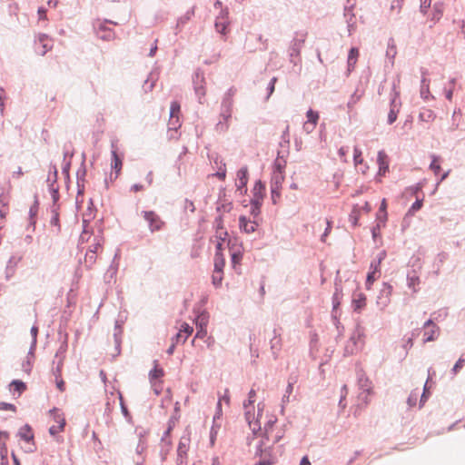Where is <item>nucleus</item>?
Returning a JSON list of instances; mask_svg holds the SVG:
<instances>
[{"label": "nucleus", "mask_w": 465, "mask_h": 465, "mask_svg": "<svg viewBox=\"0 0 465 465\" xmlns=\"http://www.w3.org/2000/svg\"><path fill=\"white\" fill-rule=\"evenodd\" d=\"M0 202L2 203V205L0 206V218L5 219L8 213V201L5 197L0 196Z\"/></svg>", "instance_id": "obj_36"}, {"label": "nucleus", "mask_w": 465, "mask_h": 465, "mask_svg": "<svg viewBox=\"0 0 465 465\" xmlns=\"http://www.w3.org/2000/svg\"><path fill=\"white\" fill-rule=\"evenodd\" d=\"M430 170L434 174L438 175L441 170L440 158L436 155H432V161L430 165Z\"/></svg>", "instance_id": "obj_34"}, {"label": "nucleus", "mask_w": 465, "mask_h": 465, "mask_svg": "<svg viewBox=\"0 0 465 465\" xmlns=\"http://www.w3.org/2000/svg\"><path fill=\"white\" fill-rule=\"evenodd\" d=\"M340 299H341L340 293H339L338 290H336V292H334L333 297H332L334 309H336L340 305V303H341Z\"/></svg>", "instance_id": "obj_52"}, {"label": "nucleus", "mask_w": 465, "mask_h": 465, "mask_svg": "<svg viewBox=\"0 0 465 465\" xmlns=\"http://www.w3.org/2000/svg\"><path fill=\"white\" fill-rule=\"evenodd\" d=\"M428 394H429V388H428V381L425 383L424 385V388H423V392H422V395L420 396V406L421 407L424 402L426 401V399L428 397Z\"/></svg>", "instance_id": "obj_49"}, {"label": "nucleus", "mask_w": 465, "mask_h": 465, "mask_svg": "<svg viewBox=\"0 0 465 465\" xmlns=\"http://www.w3.org/2000/svg\"><path fill=\"white\" fill-rule=\"evenodd\" d=\"M187 339H188V336L186 334H184L181 330H179V332L175 335V337L173 338V341L176 343H179V342L184 343Z\"/></svg>", "instance_id": "obj_45"}, {"label": "nucleus", "mask_w": 465, "mask_h": 465, "mask_svg": "<svg viewBox=\"0 0 465 465\" xmlns=\"http://www.w3.org/2000/svg\"><path fill=\"white\" fill-rule=\"evenodd\" d=\"M367 303V297L362 292H354L352 294L351 306L353 311L360 313L365 308Z\"/></svg>", "instance_id": "obj_13"}, {"label": "nucleus", "mask_w": 465, "mask_h": 465, "mask_svg": "<svg viewBox=\"0 0 465 465\" xmlns=\"http://www.w3.org/2000/svg\"><path fill=\"white\" fill-rule=\"evenodd\" d=\"M331 230V222L328 221L327 222V228L325 229L324 233L322 235V242H325L326 237L330 233Z\"/></svg>", "instance_id": "obj_55"}, {"label": "nucleus", "mask_w": 465, "mask_h": 465, "mask_svg": "<svg viewBox=\"0 0 465 465\" xmlns=\"http://www.w3.org/2000/svg\"><path fill=\"white\" fill-rule=\"evenodd\" d=\"M421 83L420 95L423 99L428 100L430 97L429 83L425 78L422 79Z\"/></svg>", "instance_id": "obj_37"}, {"label": "nucleus", "mask_w": 465, "mask_h": 465, "mask_svg": "<svg viewBox=\"0 0 465 465\" xmlns=\"http://www.w3.org/2000/svg\"><path fill=\"white\" fill-rule=\"evenodd\" d=\"M300 465H311V462H310V460H309L307 456H304L302 459Z\"/></svg>", "instance_id": "obj_61"}, {"label": "nucleus", "mask_w": 465, "mask_h": 465, "mask_svg": "<svg viewBox=\"0 0 465 465\" xmlns=\"http://www.w3.org/2000/svg\"><path fill=\"white\" fill-rule=\"evenodd\" d=\"M380 263H381V260H379L378 262H376V263H371V272H369V273L367 275V280H366V288L368 290L371 289L372 283L377 279H379L380 276H381Z\"/></svg>", "instance_id": "obj_15"}, {"label": "nucleus", "mask_w": 465, "mask_h": 465, "mask_svg": "<svg viewBox=\"0 0 465 465\" xmlns=\"http://www.w3.org/2000/svg\"><path fill=\"white\" fill-rule=\"evenodd\" d=\"M143 187L141 184H134V185L132 186V191L134 192V193H137V192L143 190Z\"/></svg>", "instance_id": "obj_60"}, {"label": "nucleus", "mask_w": 465, "mask_h": 465, "mask_svg": "<svg viewBox=\"0 0 465 465\" xmlns=\"http://www.w3.org/2000/svg\"><path fill=\"white\" fill-rule=\"evenodd\" d=\"M419 118L422 122L430 123L436 118L435 113L430 108H422L420 112Z\"/></svg>", "instance_id": "obj_26"}, {"label": "nucleus", "mask_w": 465, "mask_h": 465, "mask_svg": "<svg viewBox=\"0 0 465 465\" xmlns=\"http://www.w3.org/2000/svg\"><path fill=\"white\" fill-rule=\"evenodd\" d=\"M239 226L244 232L251 233L256 230L257 224L255 222L247 220L244 216H241L239 219Z\"/></svg>", "instance_id": "obj_19"}, {"label": "nucleus", "mask_w": 465, "mask_h": 465, "mask_svg": "<svg viewBox=\"0 0 465 465\" xmlns=\"http://www.w3.org/2000/svg\"><path fill=\"white\" fill-rule=\"evenodd\" d=\"M232 94H228L222 102L221 113L220 114H226L227 116H232V105L233 100L232 98Z\"/></svg>", "instance_id": "obj_17"}, {"label": "nucleus", "mask_w": 465, "mask_h": 465, "mask_svg": "<svg viewBox=\"0 0 465 465\" xmlns=\"http://www.w3.org/2000/svg\"><path fill=\"white\" fill-rule=\"evenodd\" d=\"M112 156H113V160H112L111 165H112V168L115 170L116 176H117L122 169V165H123L122 159L119 157V155L117 154L115 150H114L112 152Z\"/></svg>", "instance_id": "obj_28"}, {"label": "nucleus", "mask_w": 465, "mask_h": 465, "mask_svg": "<svg viewBox=\"0 0 465 465\" xmlns=\"http://www.w3.org/2000/svg\"><path fill=\"white\" fill-rule=\"evenodd\" d=\"M232 116H227L226 114H220L219 121L216 124V131L218 132H226L230 126V119Z\"/></svg>", "instance_id": "obj_23"}, {"label": "nucleus", "mask_w": 465, "mask_h": 465, "mask_svg": "<svg viewBox=\"0 0 465 465\" xmlns=\"http://www.w3.org/2000/svg\"><path fill=\"white\" fill-rule=\"evenodd\" d=\"M353 159L354 165L358 169V171L365 174L369 170V166L366 163H364V160L361 155V151L358 147H354L353 149Z\"/></svg>", "instance_id": "obj_14"}, {"label": "nucleus", "mask_w": 465, "mask_h": 465, "mask_svg": "<svg viewBox=\"0 0 465 465\" xmlns=\"http://www.w3.org/2000/svg\"><path fill=\"white\" fill-rule=\"evenodd\" d=\"M194 15L193 9L188 10L183 15L178 18L177 20V27H183L186 23L192 18V16Z\"/></svg>", "instance_id": "obj_31"}, {"label": "nucleus", "mask_w": 465, "mask_h": 465, "mask_svg": "<svg viewBox=\"0 0 465 465\" xmlns=\"http://www.w3.org/2000/svg\"><path fill=\"white\" fill-rule=\"evenodd\" d=\"M56 387L60 391H64L65 390V383L61 377L56 376Z\"/></svg>", "instance_id": "obj_51"}, {"label": "nucleus", "mask_w": 465, "mask_h": 465, "mask_svg": "<svg viewBox=\"0 0 465 465\" xmlns=\"http://www.w3.org/2000/svg\"><path fill=\"white\" fill-rule=\"evenodd\" d=\"M175 343H176V342H175V341H173V342L172 343V345L169 347V349L167 350V353H168V354H170V355H171V354H173V351H174Z\"/></svg>", "instance_id": "obj_63"}, {"label": "nucleus", "mask_w": 465, "mask_h": 465, "mask_svg": "<svg viewBox=\"0 0 465 465\" xmlns=\"http://www.w3.org/2000/svg\"><path fill=\"white\" fill-rule=\"evenodd\" d=\"M277 420L275 418L269 419L264 423V429L263 432H262V430L257 431L256 433L253 432L256 437L253 439L254 440H259V439H263L264 442L267 444H274L281 440V439L284 435V431L282 428L278 427L276 425Z\"/></svg>", "instance_id": "obj_1"}, {"label": "nucleus", "mask_w": 465, "mask_h": 465, "mask_svg": "<svg viewBox=\"0 0 465 465\" xmlns=\"http://www.w3.org/2000/svg\"><path fill=\"white\" fill-rule=\"evenodd\" d=\"M444 11V4L440 1L435 2L432 7V17L431 20L439 21Z\"/></svg>", "instance_id": "obj_25"}, {"label": "nucleus", "mask_w": 465, "mask_h": 465, "mask_svg": "<svg viewBox=\"0 0 465 465\" xmlns=\"http://www.w3.org/2000/svg\"><path fill=\"white\" fill-rule=\"evenodd\" d=\"M223 279V272L213 270L212 280L214 286L219 287L222 284V281Z\"/></svg>", "instance_id": "obj_35"}, {"label": "nucleus", "mask_w": 465, "mask_h": 465, "mask_svg": "<svg viewBox=\"0 0 465 465\" xmlns=\"http://www.w3.org/2000/svg\"><path fill=\"white\" fill-rule=\"evenodd\" d=\"M50 415L52 416L55 424H53L50 427L49 432L51 435L54 436L64 430L65 426V419L64 414L57 409L50 411Z\"/></svg>", "instance_id": "obj_6"}, {"label": "nucleus", "mask_w": 465, "mask_h": 465, "mask_svg": "<svg viewBox=\"0 0 465 465\" xmlns=\"http://www.w3.org/2000/svg\"><path fill=\"white\" fill-rule=\"evenodd\" d=\"M359 56V50L355 47H352L348 55V67L349 69L353 68L356 64L357 59Z\"/></svg>", "instance_id": "obj_29"}, {"label": "nucleus", "mask_w": 465, "mask_h": 465, "mask_svg": "<svg viewBox=\"0 0 465 465\" xmlns=\"http://www.w3.org/2000/svg\"><path fill=\"white\" fill-rule=\"evenodd\" d=\"M8 438V433L7 432H4V431H0V441H5ZM3 444H5V442H3Z\"/></svg>", "instance_id": "obj_59"}, {"label": "nucleus", "mask_w": 465, "mask_h": 465, "mask_svg": "<svg viewBox=\"0 0 465 465\" xmlns=\"http://www.w3.org/2000/svg\"><path fill=\"white\" fill-rule=\"evenodd\" d=\"M354 5V1L348 0L347 5L344 7V17L346 19L349 29H353L354 27L358 26L355 15L352 13Z\"/></svg>", "instance_id": "obj_12"}, {"label": "nucleus", "mask_w": 465, "mask_h": 465, "mask_svg": "<svg viewBox=\"0 0 465 465\" xmlns=\"http://www.w3.org/2000/svg\"><path fill=\"white\" fill-rule=\"evenodd\" d=\"M195 92L199 96V99L201 100L205 95V89L203 86H198L195 88Z\"/></svg>", "instance_id": "obj_56"}, {"label": "nucleus", "mask_w": 465, "mask_h": 465, "mask_svg": "<svg viewBox=\"0 0 465 465\" xmlns=\"http://www.w3.org/2000/svg\"><path fill=\"white\" fill-rule=\"evenodd\" d=\"M215 175L221 179V180H223L226 176V170H225V166L223 165V167H220L218 172L215 173Z\"/></svg>", "instance_id": "obj_53"}, {"label": "nucleus", "mask_w": 465, "mask_h": 465, "mask_svg": "<svg viewBox=\"0 0 465 465\" xmlns=\"http://www.w3.org/2000/svg\"><path fill=\"white\" fill-rule=\"evenodd\" d=\"M413 336L414 334H412L411 337H410L407 341H406V344H405V348H411L413 346Z\"/></svg>", "instance_id": "obj_58"}, {"label": "nucleus", "mask_w": 465, "mask_h": 465, "mask_svg": "<svg viewBox=\"0 0 465 465\" xmlns=\"http://www.w3.org/2000/svg\"><path fill=\"white\" fill-rule=\"evenodd\" d=\"M465 362V354L461 355L458 361L453 366L452 371L454 374L458 373L460 370L462 369Z\"/></svg>", "instance_id": "obj_40"}, {"label": "nucleus", "mask_w": 465, "mask_h": 465, "mask_svg": "<svg viewBox=\"0 0 465 465\" xmlns=\"http://www.w3.org/2000/svg\"><path fill=\"white\" fill-rule=\"evenodd\" d=\"M206 334V331H203V329L201 331H198L195 337L196 338H203Z\"/></svg>", "instance_id": "obj_64"}, {"label": "nucleus", "mask_w": 465, "mask_h": 465, "mask_svg": "<svg viewBox=\"0 0 465 465\" xmlns=\"http://www.w3.org/2000/svg\"><path fill=\"white\" fill-rule=\"evenodd\" d=\"M306 116H307V123H305V124H304L305 128L309 129V127H311V130H313L317 124L318 120H319V114L312 110H309L306 114Z\"/></svg>", "instance_id": "obj_20"}, {"label": "nucleus", "mask_w": 465, "mask_h": 465, "mask_svg": "<svg viewBox=\"0 0 465 465\" xmlns=\"http://www.w3.org/2000/svg\"><path fill=\"white\" fill-rule=\"evenodd\" d=\"M242 255L240 251H235L232 252V262L233 266L240 263V262L242 261Z\"/></svg>", "instance_id": "obj_44"}, {"label": "nucleus", "mask_w": 465, "mask_h": 465, "mask_svg": "<svg viewBox=\"0 0 465 465\" xmlns=\"http://www.w3.org/2000/svg\"><path fill=\"white\" fill-rule=\"evenodd\" d=\"M419 395H420V391L419 390H415V391L411 392V394H410V396L408 398V404L411 407L416 406Z\"/></svg>", "instance_id": "obj_38"}, {"label": "nucleus", "mask_w": 465, "mask_h": 465, "mask_svg": "<svg viewBox=\"0 0 465 465\" xmlns=\"http://www.w3.org/2000/svg\"><path fill=\"white\" fill-rule=\"evenodd\" d=\"M26 389V384L22 381L15 380L10 383V391L13 394L17 393V395L20 396Z\"/></svg>", "instance_id": "obj_21"}, {"label": "nucleus", "mask_w": 465, "mask_h": 465, "mask_svg": "<svg viewBox=\"0 0 465 465\" xmlns=\"http://www.w3.org/2000/svg\"><path fill=\"white\" fill-rule=\"evenodd\" d=\"M462 121V114L460 109L455 110L452 114V124L449 128L450 131H455L460 127V124Z\"/></svg>", "instance_id": "obj_27"}, {"label": "nucleus", "mask_w": 465, "mask_h": 465, "mask_svg": "<svg viewBox=\"0 0 465 465\" xmlns=\"http://www.w3.org/2000/svg\"><path fill=\"white\" fill-rule=\"evenodd\" d=\"M255 457L259 458V460L254 465H272L275 463V457L272 453L271 444L264 442L263 439L255 440Z\"/></svg>", "instance_id": "obj_3"}, {"label": "nucleus", "mask_w": 465, "mask_h": 465, "mask_svg": "<svg viewBox=\"0 0 465 465\" xmlns=\"http://www.w3.org/2000/svg\"><path fill=\"white\" fill-rule=\"evenodd\" d=\"M143 217L148 223L149 229L151 232L160 231L164 226V222L160 216L153 211L142 212Z\"/></svg>", "instance_id": "obj_7"}, {"label": "nucleus", "mask_w": 465, "mask_h": 465, "mask_svg": "<svg viewBox=\"0 0 465 465\" xmlns=\"http://www.w3.org/2000/svg\"><path fill=\"white\" fill-rule=\"evenodd\" d=\"M184 209L185 211H190L191 213H193L195 210L194 203L190 200L184 201Z\"/></svg>", "instance_id": "obj_50"}, {"label": "nucleus", "mask_w": 465, "mask_h": 465, "mask_svg": "<svg viewBox=\"0 0 465 465\" xmlns=\"http://www.w3.org/2000/svg\"><path fill=\"white\" fill-rule=\"evenodd\" d=\"M225 401L226 404H229V396L227 394H225L224 396H223L222 398H220L219 401H218V409L221 408V403L222 401Z\"/></svg>", "instance_id": "obj_57"}, {"label": "nucleus", "mask_w": 465, "mask_h": 465, "mask_svg": "<svg viewBox=\"0 0 465 465\" xmlns=\"http://www.w3.org/2000/svg\"><path fill=\"white\" fill-rule=\"evenodd\" d=\"M359 386L362 391L359 394V399L362 401V406L357 405L355 409V414L360 412V411L366 407L370 402V397L373 394V385L372 382L367 377H361L359 379Z\"/></svg>", "instance_id": "obj_4"}, {"label": "nucleus", "mask_w": 465, "mask_h": 465, "mask_svg": "<svg viewBox=\"0 0 465 465\" xmlns=\"http://www.w3.org/2000/svg\"><path fill=\"white\" fill-rule=\"evenodd\" d=\"M255 396V391L251 390L249 392L248 403H244L243 406L245 409V417L249 423V426L252 432L256 433L257 431L261 430V419L262 418L263 405H262L261 403L258 404V412L256 416L254 413L251 412L249 409L250 407H252Z\"/></svg>", "instance_id": "obj_2"}, {"label": "nucleus", "mask_w": 465, "mask_h": 465, "mask_svg": "<svg viewBox=\"0 0 465 465\" xmlns=\"http://www.w3.org/2000/svg\"><path fill=\"white\" fill-rule=\"evenodd\" d=\"M180 113L181 107L179 103L173 102L170 107V119L168 122V128L170 130L177 131L181 127Z\"/></svg>", "instance_id": "obj_8"}, {"label": "nucleus", "mask_w": 465, "mask_h": 465, "mask_svg": "<svg viewBox=\"0 0 465 465\" xmlns=\"http://www.w3.org/2000/svg\"><path fill=\"white\" fill-rule=\"evenodd\" d=\"M248 183V169L247 167H242L237 172V180H236V187L238 190H242L246 187Z\"/></svg>", "instance_id": "obj_18"}, {"label": "nucleus", "mask_w": 465, "mask_h": 465, "mask_svg": "<svg viewBox=\"0 0 465 465\" xmlns=\"http://www.w3.org/2000/svg\"><path fill=\"white\" fill-rule=\"evenodd\" d=\"M0 411H11L15 412L16 411V408L14 404L0 402Z\"/></svg>", "instance_id": "obj_46"}, {"label": "nucleus", "mask_w": 465, "mask_h": 465, "mask_svg": "<svg viewBox=\"0 0 465 465\" xmlns=\"http://www.w3.org/2000/svg\"><path fill=\"white\" fill-rule=\"evenodd\" d=\"M188 439H184V440H181L178 446V454L179 456L186 455L188 450Z\"/></svg>", "instance_id": "obj_39"}, {"label": "nucleus", "mask_w": 465, "mask_h": 465, "mask_svg": "<svg viewBox=\"0 0 465 465\" xmlns=\"http://www.w3.org/2000/svg\"><path fill=\"white\" fill-rule=\"evenodd\" d=\"M154 368L150 371L149 376L151 381L158 380L163 376V371L162 368H159L156 361H154Z\"/></svg>", "instance_id": "obj_33"}, {"label": "nucleus", "mask_w": 465, "mask_h": 465, "mask_svg": "<svg viewBox=\"0 0 465 465\" xmlns=\"http://www.w3.org/2000/svg\"><path fill=\"white\" fill-rule=\"evenodd\" d=\"M214 238L216 241V249L217 251H221L223 249V243L228 238V232L220 223L217 224Z\"/></svg>", "instance_id": "obj_16"}, {"label": "nucleus", "mask_w": 465, "mask_h": 465, "mask_svg": "<svg viewBox=\"0 0 465 465\" xmlns=\"http://www.w3.org/2000/svg\"><path fill=\"white\" fill-rule=\"evenodd\" d=\"M409 287L412 288L414 292H417L416 286L420 284L419 277L413 275L408 278Z\"/></svg>", "instance_id": "obj_41"}, {"label": "nucleus", "mask_w": 465, "mask_h": 465, "mask_svg": "<svg viewBox=\"0 0 465 465\" xmlns=\"http://www.w3.org/2000/svg\"><path fill=\"white\" fill-rule=\"evenodd\" d=\"M432 0H420V10L422 14L426 15L429 8L430 7Z\"/></svg>", "instance_id": "obj_43"}, {"label": "nucleus", "mask_w": 465, "mask_h": 465, "mask_svg": "<svg viewBox=\"0 0 465 465\" xmlns=\"http://www.w3.org/2000/svg\"><path fill=\"white\" fill-rule=\"evenodd\" d=\"M225 265V260L220 251H217L214 257V270L223 272V268Z\"/></svg>", "instance_id": "obj_30"}, {"label": "nucleus", "mask_w": 465, "mask_h": 465, "mask_svg": "<svg viewBox=\"0 0 465 465\" xmlns=\"http://www.w3.org/2000/svg\"><path fill=\"white\" fill-rule=\"evenodd\" d=\"M424 334H423V341H434L439 334V328L437 325L430 320L425 322L424 324Z\"/></svg>", "instance_id": "obj_11"}, {"label": "nucleus", "mask_w": 465, "mask_h": 465, "mask_svg": "<svg viewBox=\"0 0 465 465\" xmlns=\"http://www.w3.org/2000/svg\"><path fill=\"white\" fill-rule=\"evenodd\" d=\"M252 203L258 207L265 195V186L261 181H257L252 188Z\"/></svg>", "instance_id": "obj_10"}, {"label": "nucleus", "mask_w": 465, "mask_h": 465, "mask_svg": "<svg viewBox=\"0 0 465 465\" xmlns=\"http://www.w3.org/2000/svg\"><path fill=\"white\" fill-rule=\"evenodd\" d=\"M422 206V200H417L411 207V212L419 211Z\"/></svg>", "instance_id": "obj_54"}, {"label": "nucleus", "mask_w": 465, "mask_h": 465, "mask_svg": "<svg viewBox=\"0 0 465 465\" xmlns=\"http://www.w3.org/2000/svg\"><path fill=\"white\" fill-rule=\"evenodd\" d=\"M51 223L57 226L59 228V224H58V216L57 214H55L52 220H51Z\"/></svg>", "instance_id": "obj_62"}, {"label": "nucleus", "mask_w": 465, "mask_h": 465, "mask_svg": "<svg viewBox=\"0 0 465 465\" xmlns=\"http://www.w3.org/2000/svg\"><path fill=\"white\" fill-rule=\"evenodd\" d=\"M377 163L379 165L377 176H385L389 171L390 159L388 154L383 150L378 152Z\"/></svg>", "instance_id": "obj_9"}, {"label": "nucleus", "mask_w": 465, "mask_h": 465, "mask_svg": "<svg viewBox=\"0 0 465 465\" xmlns=\"http://www.w3.org/2000/svg\"><path fill=\"white\" fill-rule=\"evenodd\" d=\"M281 190L282 189H275L274 187H271L272 200L273 203H276L277 200L280 198Z\"/></svg>", "instance_id": "obj_48"}, {"label": "nucleus", "mask_w": 465, "mask_h": 465, "mask_svg": "<svg viewBox=\"0 0 465 465\" xmlns=\"http://www.w3.org/2000/svg\"><path fill=\"white\" fill-rule=\"evenodd\" d=\"M273 332H274V336L271 340V342H270L271 350L273 354L277 355L282 348V338H281V335L279 333H277L276 330H274Z\"/></svg>", "instance_id": "obj_24"}, {"label": "nucleus", "mask_w": 465, "mask_h": 465, "mask_svg": "<svg viewBox=\"0 0 465 465\" xmlns=\"http://www.w3.org/2000/svg\"><path fill=\"white\" fill-rule=\"evenodd\" d=\"M180 330L184 333L186 334L188 337L192 334L193 329L192 326H190L188 323L186 322H183L182 325H181V328Z\"/></svg>", "instance_id": "obj_47"}, {"label": "nucleus", "mask_w": 465, "mask_h": 465, "mask_svg": "<svg viewBox=\"0 0 465 465\" xmlns=\"http://www.w3.org/2000/svg\"><path fill=\"white\" fill-rule=\"evenodd\" d=\"M21 440L25 442V450L26 452H33L35 450V435L34 431L28 424L22 426L17 433Z\"/></svg>", "instance_id": "obj_5"}, {"label": "nucleus", "mask_w": 465, "mask_h": 465, "mask_svg": "<svg viewBox=\"0 0 465 465\" xmlns=\"http://www.w3.org/2000/svg\"><path fill=\"white\" fill-rule=\"evenodd\" d=\"M284 178V173L272 172L271 187H274L275 189H282Z\"/></svg>", "instance_id": "obj_22"}, {"label": "nucleus", "mask_w": 465, "mask_h": 465, "mask_svg": "<svg viewBox=\"0 0 465 465\" xmlns=\"http://www.w3.org/2000/svg\"><path fill=\"white\" fill-rule=\"evenodd\" d=\"M398 113H399V110H395L394 106L391 109L389 114H388V123L390 124H393L397 117H398Z\"/></svg>", "instance_id": "obj_42"}, {"label": "nucleus", "mask_w": 465, "mask_h": 465, "mask_svg": "<svg viewBox=\"0 0 465 465\" xmlns=\"http://www.w3.org/2000/svg\"><path fill=\"white\" fill-rule=\"evenodd\" d=\"M286 168V160L282 157H277L273 163V172L284 173Z\"/></svg>", "instance_id": "obj_32"}]
</instances>
